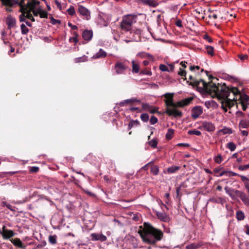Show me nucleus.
Listing matches in <instances>:
<instances>
[{
	"label": "nucleus",
	"mask_w": 249,
	"mask_h": 249,
	"mask_svg": "<svg viewBox=\"0 0 249 249\" xmlns=\"http://www.w3.org/2000/svg\"><path fill=\"white\" fill-rule=\"evenodd\" d=\"M224 87H226L227 89V92L226 93V97H219L218 95L212 90V92H209V93L212 95L213 96H215L219 99H222L221 101V108L224 110L225 112L228 111L227 107L231 108L234 105L238 98H241L240 92L237 88L232 87L230 89L225 85H216V88L218 89V93H221V89Z\"/></svg>",
	"instance_id": "obj_1"
},
{
	"label": "nucleus",
	"mask_w": 249,
	"mask_h": 249,
	"mask_svg": "<svg viewBox=\"0 0 249 249\" xmlns=\"http://www.w3.org/2000/svg\"><path fill=\"white\" fill-rule=\"evenodd\" d=\"M142 241L147 244H154L160 241L163 234L161 231L153 227L146 222L143 223V226H140L138 231Z\"/></svg>",
	"instance_id": "obj_2"
},
{
	"label": "nucleus",
	"mask_w": 249,
	"mask_h": 249,
	"mask_svg": "<svg viewBox=\"0 0 249 249\" xmlns=\"http://www.w3.org/2000/svg\"><path fill=\"white\" fill-rule=\"evenodd\" d=\"M189 80L191 81V83H193L194 85L196 86L202 84L203 88L208 93L212 92V90H213L215 94L218 95L219 97H226V93L227 92V89L226 87H224L221 89V93L219 94V93H218V92H217L218 89L216 88V84L212 82L206 83L204 80L201 79L199 80H197L194 78L192 75L189 76Z\"/></svg>",
	"instance_id": "obj_3"
},
{
	"label": "nucleus",
	"mask_w": 249,
	"mask_h": 249,
	"mask_svg": "<svg viewBox=\"0 0 249 249\" xmlns=\"http://www.w3.org/2000/svg\"><path fill=\"white\" fill-rule=\"evenodd\" d=\"M174 93H166L163 95L165 98L164 101L167 107L165 113L169 116H174L175 117H181L182 113L181 111L176 109L177 103H175L173 102Z\"/></svg>",
	"instance_id": "obj_4"
},
{
	"label": "nucleus",
	"mask_w": 249,
	"mask_h": 249,
	"mask_svg": "<svg viewBox=\"0 0 249 249\" xmlns=\"http://www.w3.org/2000/svg\"><path fill=\"white\" fill-rule=\"evenodd\" d=\"M137 16L134 15H128L123 17L121 24L122 31L130 32L131 33L132 24L136 22Z\"/></svg>",
	"instance_id": "obj_5"
},
{
	"label": "nucleus",
	"mask_w": 249,
	"mask_h": 249,
	"mask_svg": "<svg viewBox=\"0 0 249 249\" xmlns=\"http://www.w3.org/2000/svg\"><path fill=\"white\" fill-rule=\"evenodd\" d=\"M19 6L20 7V11L22 13V14L19 16V21L20 22H25L26 21V17L25 16L26 11L28 8H31L32 7V4L28 2L26 5L24 3V0H21L19 3Z\"/></svg>",
	"instance_id": "obj_6"
},
{
	"label": "nucleus",
	"mask_w": 249,
	"mask_h": 249,
	"mask_svg": "<svg viewBox=\"0 0 249 249\" xmlns=\"http://www.w3.org/2000/svg\"><path fill=\"white\" fill-rule=\"evenodd\" d=\"M128 69L124 62H117L114 65V69L117 74H125V71Z\"/></svg>",
	"instance_id": "obj_7"
},
{
	"label": "nucleus",
	"mask_w": 249,
	"mask_h": 249,
	"mask_svg": "<svg viewBox=\"0 0 249 249\" xmlns=\"http://www.w3.org/2000/svg\"><path fill=\"white\" fill-rule=\"evenodd\" d=\"M78 12L79 13L80 15L83 16L84 19L86 20H89L90 18V12L86 7L82 5H79Z\"/></svg>",
	"instance_id": "obj_8"
},
{
	"label": "nucleus",
	"mask_w": 249,
	"mask_h": 249,
	"mask_svg": "<svg viewBox=\"0 0 249 249\" xmlns=\"http://www.w3.org/2000/svg\"><path fill=\"white\" fill-rule=\"evenodd\" d=\"M191 116L194 119H196L203 113V109L201 106H196L192 109Z\"/></svg>",
	"instance_id": "obj_9"
},
{
	"label": "nucleus",
	"mask_w": 249,
	"mask_h": 249,
	"mask_svg": "<svg viewBox=\"0 0 249 249\" xmlns=\"http://www.w3.org/2000/svg\"><path fill=\"white\" fill-rule=\"evenodd\" d=\"M236 196L240 197L244 204L249 206V197L244 192L238 190L236 191Z\"/></svg>",
	"instance_id": "obj_10"
},
{
	"label": "nucleus",
	"mask_w": 249,
	"mask_h": 249,
	"mask_svg": "<svg viewBox=\"0 0 249 249\" xmlns=\"http://www.w3.org/2000/svg\"><path fill=\"white\" fill-rule=\"evenodd\" d=\"M15 233L12 230L5 229V226L2 228V236L4 239H9L15 236Z\"/></svg>",
	"instance_id": "obj_11"
},
{
	"label": "nucleus",
	"mask_w": 249,
	"mask_h": 249,
	"mask_svg": "<svg viewBox=\"0 0 249 249\" xmlns=\"http://www.w3.org/2000/svg\"><path fill=\"white\" fill-rule=\"evenodd\" d=\"M6 23L7 25L8 29L11 30L16 26V20L15 18L11 15H9L6 18Z\"/></svg>",
	"instance_id": "obj_12"
},
{
	"label": "nucleus",
	"mask_w": 249,
	"mask_h": 249,
	"mask_svg": "<svg viewBox=\"0 0 249 249\" xmlns=\"http://www.w3.org/2000/svg\"><path fill=\"white\" fill-rule=\"evenodd\" d=\"M201 128H204L208 132H213L215 130V126L211 122L204 121L202 123Z\"/></svg>",
	"instance_id": "obj_13"
},
{
	"label": "nucleus",
	"mask_w": 249,
	"mask_h": 249,
	"mask_svg": "<svg viewBox=\"0 0 249 249\" xmlns=\"http://www.w3.org/2000/svg\"><path fill=\"white\" fill-rule=\"evenodd\" d=\"M92 241H100L101 242L106 241L107 239V237L103 234L92 233L90 235Z\"/></svg>",
	"instance_id": "obj_14"
},
{
	"label": "nucleus",
	"mask_w": 249,
	"mask_h": 249,
	"mask_svg": "<svg viewBox=\"0 0 249 249\" xmlns=\"http://www.w3.org/2000/svg\"><path fill=\"white\" fill-rule=\"evenodd\" d=\"M142 107L145 111H148L151 113H155L158 111V108L155 107L150 106L148 103H143Z\"/></svg>",
	"instance_id": "obj_15"
},
{
	"label": "nucleus",
	"mask_w": 249,
	"mask_h": 249,
	"mask_svg": "<svg viewBox=\"0 0 249 249\" xmlns=\"http://www.w3.org/2000/svg\"><path fill=\"white\" fill-rule=\"evenodd\" d=\"M137 56L142 58H147L148 60L152 61H154V56L150 53H145L144 52H141L139 53Z\"/></svg>",
	"instance_id": "obj_16"
},
{
	"label": "nucleus",
	"mask_w": 249,
	"mask_h": 249,
	"mask_svg": "<svg viewBox=\"0 0 249 249\" xmlns=\"http://www.w3.org/2000/svg\"><path fill=\"white\" fill-rule=\"evenodd\" d=\"M226 193L232 198H234L235 195L236 196V191H238V190H235L228 186H225L224 188Z\"/></svg>",
	"instance_id": "obj_17"
},
{
	"label": "nucleus",
	"mask_w": 249,
	"mask_h": 249,
	"mask_svg": "<svg viewBox=\"0 0 249 249\" xmlns=\"http://www.w3.org/2000/svg\"><path fill=\"white\" fill-rule=\"evenodd\" d=\"M92 36L93 33L91 30H85L82 34V37L83 39L87 41L90 40Z\"/></svg>",
	"instance_id": "obj_18"
},
{
	"label": "nucleus",
	"mask_w": 249,
	"mask_h": 249,
	"mask_svg": "<svg viewBox=\"0 0 249 249\" xmlns=\"http://www.w3.org/2000/svg\"><path fill=\"white\" fill-rule=\"evenodd\" d=\"M156 215L162 221L168 222L169 220V216L164 212H157Z\"/></svg>",
	"instance_id": "obj_19"
},
{
	"label": "nucleus",
	"mask_w": 249,
	"mask_h": 249,
	"mask_svg": "<svg viewBox=\"0 0 249 249\" xmlns=\"http://www.w3.org/2000/svg\"><path fill=\"white\" fill-rule=\"evenodd\" d=\"M192 97L185 98L181 101L177 102V107H183L189 105L192 101Z\"/></svg>",
	"instance_id": "obj_20"
},
{
	"label": "nucleus",
	"mask_w": 249,
	"mask_h": 249,
	"mask_svg": "<svg viewBox=\"0 0 249 249\" xmlns=\"http://www.w3.org/2000/svg\"><path fill=\"white\" fill-rule=\"evenodd\" d=\"M10 241L14 246L19 248L23 249L25 247L19 238H16L15 239H12L10 240Z\"/></svg>",
	"instance_id": "obj_21"
},
{
	"label": "nucleus",
	"mask_w": 249,
	"mask_h": 249,
	"mask_svg": "<svg viewBox=\"0 0 249 249\" xmlns=\"http://www.w3.org/2000/svg\"><path fill=\"white\" fill-rule=\"evenodd\" d=\"M239 127L241 128H248L249 127V120L241 119L239 123Z\"/></svg>",
	"instance_id": "obj_22"
},
{
	"label": "nucleus",
	"mask_w": 249,
	"mask_h": 249,
	"mask_svg": "<svg viewBox=\"0 0 249 249\" xmlns=\"http://www.w3.org/2000/svg\"><path fill=\"white\" fill-rule=\"evenodd\" d=\"M20 0H1L3 4L10 6H12L16 4H18L19 5V3Z\"/></svg>",
	"instance_id": "obj_23"
},
{
	"label": "nucleus",
	"mask_w": 249,
	"mask_h": 249,
	"mask_svg": "<svg viewBox=\"0 0 249 249\" xmlns=\"http://www.w3.org/2000/svg\"><path fill=\"white\" fill-rule=\"evenodd\" d=\"M128 245L130 247L136 249L138 247V243L137 239L134 237H131L128 241Z\"/></svg>",
	"instance_id": "obj_24"
},
{
	"label": "nucleus",
	"mask_w": 249,
	"mask_h": 249,
	"mask_svg": "<svg viewBox=\"0 0 249 249\" xmlns=\"http://www.w3.org/2000/svg\"><path fill=\"white\" fill-rule=\"evenodd\" d=\"M107 55V53L102 49H100L99 51L93 56L94 59H98L100 58H104Z\"/></svg>",
	"instance_id": "obj_25"
},
{
	"label": "nucleus",
	"mask_w": 249,
	"mask_h": 249,
	"mask_svg": "<svg viewBox=\"0 0 249 249\" xmlns=\"http://www.w3.org/2000/svg\"><path fill=\"white\" fill-rule=\"evenodd\" d=\"M143 4L149 5L151 7H156L158 3L155 0H141Z\"/></svg>",
	"instance_id": "obj_26"
},
{
	"label": "nucleus",
	"mask_w": 249,
	"mask_h": 249,
	"mask_svg": "<svg viewBox=\"0 0 249 249\" xmlns=\"http://www.w3.org/2000/svg\"><path fill=\"white\" fill-rule=\"evenodd\" d=\"M203 244L202 243L199 242L198 243H192L189 244L186 246V249H197L201 247H202Z\"/></svg>",
	"instance_id": "obj_27"
},
{
	"label": "nucleus",
	"mask_w": 249,
	"mask_h": 249,
	"mask_svg": "<svg viewBox=\"0 0 249 249\" xmlns=\"http://www.w3.org/2000/svg\"><path fill=\"white\" fill-rule=\"evenodd\" d=\"M240 178H241V180L244 183L245 187L247 192L249 193V178L243 175L240 176Z\"/></svg>",
	"instance_id": "obj_28"
},
{
	"label": "nucleus",
	"mask_w": 249,
	"mask_h": 249,
	"mask_svg": "<svg viewBox=\"0 0 249 249\" xmlns=\"http://www.w3.org/2000/svg\"><path fill=\"white\" fill-rule=\"evenodd\" d=\"M180 169V166L173 165L168 167L167 169V172L168 174H173L176 172Z\"/></svg>",
	"instance_id": "obj_29"
},
{
	"label": "nucleus",
	"mask_w": 249,
	"mask_h": 249,
	"mask_svg": "<svg viewBox=\"0 0 249 249\" xmlns=\"http://www.w3.org/2000/svg\"><path fill=\"white\" fill-rule=\"evenodd\" d=\"M140 122L138 120H131L128 125V129L130 130L134 126H137L139 125Z\"/></svg>",
	"instance_id": "obj_30"
},
{
	"label": "nucleus",
	"mask_w": 249,
	"mask_h": 249,
	"mask_svg": "<svg viewBox=\"0 0 249 249\" xmlns=\"http://www.w3.org/2000/svg\"><path fill=\"white\" fill-rule=\"evenodd\" d=\"M236 217L238 221H241L245 219L244 213L241 211H238L236 213Z\"/></svg>",
	"instance_id": "obj_31"
},
{
	"label": "nucleus",
	"mask_w": 249,
	"mask_h": 249,
	"mask_svg": "<svg viewBox=\"0 0 249 249\" xmlns=\"http://www.w3.org/2000/svg\"><path fill=\"white\" fill-rule=\"evenodd\" d=\"M134 102H140V100H137L136 98H132L129 99L124 100L123 102H122L120 103V105L121 106H123L125 104H130L133 103Z\"/></svg>",
	"instance_id": "obj_32"
},
{
	"label": "nucleus",
	"mask_w": 249,
	"mask_h": 249,
	"mask_svg": "<svg viewBox=\"0 0 249 249\" xmlns=\"http://www.w3.org/2000/svg\"><path fill=\"white\" fill-rule=\"evenodd\" d=\"M132 72L133 73H137L140 71V66L138 64L136 63L134 61H132Z\"/></svg>",
	"instance_id": "obj_33"
},
{
	"label": "nucleus",
	"mask_w": 249,
	"mask_h": 249,
	"mask_svg": "<svg viewBox=\"0 0 249 249\" xmlns=\"http://www.w3.org/2000/svg\"><path fill=\"white\" fill-rule=\"evenodd\" d=\"M205 105L207 108L214 107L217 105L213 100L207 101L205 102Z\"/></svg>",
	"instance_id": "obj_34"
},
{
	"label": "nucleus",
	"mask_w": 249,
	"mask_h": 249,
	"mask_svg": "<svg viewBox=\"0 0 249 249\" xmlns=\"http://www.w3.org/2000/svg\"><path fill=\"white\" fill-rule=\"evenodd\" d=\"M206 53L208 54L211 56H213L214 55V49L211 46H206L205 47Z\"/></svg>",
	"instance_id": "obj_35"
},
{
	"label": "nucleus",
	"mask_w": 249,
	"mask_h": 249,
	"mask_svg": "<svg viewBox=\"0 0 249 249\" xmlns=\"http://www.w3.org/2000/svg\"><path fill=\"white\" fill-rule=\"evenodd\" d=\"M56 239L57 236L56 235H51L49 236V242L52 245H54L56 243Z\"/></svg>",
	"instance_id": "obj_36"
},
{
	"label": "nucleus",
	"mask_w": 249,
	"mask_h": 249,
	"mask_svg": "<svg viewBox=\"0 0 249 249\" xmlns=\"http://www.w3.org/2000/svg\"><path fill=\"white\" fill-rule=\"evenodd\" d=\"M174 130L172 128L168 129V131L166 134V138L167 140H171L172 138L173 135L174 134Z\"/></svg>",
	"instance_id": "obj_37"
},
{
	"label": "nucleus",
	"mask_w": 249,
	"mask_h": 249,
	"mask_svg": "<svg viewBox=\"0 0 249 249\" xmlns=\"http://www.w3.org/2000/svg\"><path fill=\"white\" fill-rule=\"evenodd\" d=\"M220 132L222 133L223 134H230L232 133V129L229 127H224L220 130Z\"/></svg>",
	"instance_id": "obj_38"
},
{
	"label": "nucleus",
	"mask_w": 249,
	"mask_h": 249,
	"mask_svg": "<svg viewBox=\"0 0 249 249\" xmlns=\"http://www.w3.org/2000/svg\"><path fill=\"white\" fill-rule=\"evenodd\" d=\"M226 147L231 151H233L236 149V145L233 142H229L227 144Z\"/></svg>",
	"instance_id": "obj_39"
},
{
	"label": "nucleus",
	"mask_w": 249,
	"mask_h": 249,
	"mask_svg": "<svg viewBox=\"0 0 249 249\" xmlns=\"http://www.w3.org/2000/svg\"><path fill=\"white\" fill-rule=\"evenodd\" d=\"M188 134L192 135H195L196 136H200L201 134V133L200 131L197 130L196 129L190 130L188 132Z\"/></svg>",
	"instance_id": "obj_40"
},
{
	"label": "nucleus",
	"mask_w": 249,
	"mask_h": 249,
	"mask_svg": "<svg viewBox=\"0 0 249 249\" xmlns=\"http://www.w3.org/2000/svg\"><path fill=\"white\" fill-rule=\"evenodd\" d=\"M213 160L215 163L220 164L223 161V158L221 154H218L213 158Z\"/></svg>",
	"instance_id": "obj_41"
},
{
	"label": "nucleus",
	"mask_w": 249,
	"mask_h": 249,
	"mask_svg": "<svg viewBox=\"0 0 249 249\" xmlns=\"http://www.w3.org/2000/svg\"><path fill=\"white\" fill-rule=\"evenodd\" d=\"M21 32L22 35H26L29 32V29L24 24L20 25Z\"/></svg>",
	"instance_id": "obj_42"
},
{
	"label": "nucleus",
	"mask_w": 249,
	"mask_h": 249,
	"mask_svg": "<svg viewBox=\"0 0 249 249\" xmlns=\"http://www.w3.org/2000/svg\"><path fill=\"white\" fill-rule=\"evenodd\" d=\"M189 179L187 178L184 182L180 184L179 187L180 188H187L189 187Z\"/></svg>",
	"instance_id": "obj_43"
},
{
	"label": "nucleus",
	"mask_w": 249,
	"mask_h": 249,
	"mask_svg": "<svg viewBox=\"0 0 249 249\" xmlns=\"http://www.w3.org/2000/svg\"><path fill=\"white\" fill-rule=\"evenodd\" d=\"M151 172L154 175H157L159 172V169L158 166L154 165L151 168Z\"/></svg>",
	"instance_id": "obj_44"
},
{
	"label": "nucleus",
	"mask_w": 249,
	"mask_h": 249,
	"mask_svg": "<svg viewBox=\"0 0 249 249\" xmlns=\"http://www.w3.org/2000/svg\"><path fill=\"white\" fill-rule=\"evenodd\" d=\"M2 206H5L6 207H7L9 210H10V211H12V212H14L15 211V210L14 209V207L12 206L11 205H10V204L9 203H7L5 201H3L2 202Z\"/></svg>",
	"instance_id": "obj_45"
},
{
	"label": "nucleus",
	"mask_w": 249,
	"mask_h": 249,
	"mask_svg": "<svg viewBox=\"0 0 249 249\" xmlns=\"http://www.w3.org/2000/svg\"><path fill=\"white\" fill-rule=\"evenodd\" d=\"M25 16L27 18L31 20L32 21H35V19L30 13V10L28 11V9L26 11Z\"/></svg>",
	"instance_id": "obj_46"
},
{
	"label": "nucleus",
	"mask_w": 249,
	"mask_h": 249,
	"mask_svg": "<svg viewBox=\"0 0 249 249\" xmlns=\"http://www.w3.org/2000/svg\"><path fill=\"white\" fill-rule=\"evenodd\" d=\"M67 12L70 16H73L75 14L74 7L72 5H71L67 9Z\"/></svg>",
	"instance_id": "obj_47"
},
{
	"label": "nucleus",
	"mask_w": 249,
	"mask_h": 249,
	"mask_svg": "<svg viewBox=\"0 0 249 249\" xmlns=\"http://www.w3.org/2000/svg\"><path fill=\"white\" fill-rule=\"evenodd\" d=\"M148 143L150 146L153 148H155L157 147L158 144V142L156 139H153L152 140L148 142Z\"/></svg>",
	"instance_id": "obj_48"
},
{
	"label": "nucleus",
	"mask_w": 249,
	"mask_h": 249,
	"mask_svg": "<svg viewBox=\"0 0 249 249\" xmlns=\"http://www.w3.org/2000/svg\"><path fill=\"white\" fill-rule=\"evenodd\" d=\"M87 60V57L83 56L82 57H77L75 59V62L76 63L83 62Z\"/></svg>",
	"instance_id": "obj_49"
},
{
	"label": "nucleus",
	"mask_w": 249,
	"mask_h": 249,
	"mask_svg": "<svg viewBox=\"0 0 249 249\" xmlns=\"http://www.w3.org/2000/svg\"><path fill=\"white\" fill-rule=\"evenodd\" d=\"M141 120L144 122H147L149 120V116L146 113L142 114L141 115Z\"/></svg>",
	"instance_id": "obj_50"
},
{
	"label": "nucleus",
	"mask_w": 249,
	"mask_h": 249,
	"mask_svg": "<svg viewBox=\"0 0 249 249\" xmlns=\"http://www.w3.org/2000/svg\"><path fill=\"white\" fill-rule=\"evenodd\" d=\"M159 69L162 71H170L168 67L164 64H160L159 66Z\"/></svg>",
	"instance_id": "obj_51"
},
{
	"label": "nucleus",
	"mask_w": 249,
	"mask_h": 249,
	"mask_svg": "<svg viewBox=\"0 0 249 249\" xmlns=\"http://www.w3.org/2000/svg\"><path fill=\"white\" fill-rule=\"evenodd\" d=\"M178 74L182 77H186V72L183 69L180 68L179 71H178Z\"/></svg>",
	"instance_id": "obj_52"
},
{
	"label": "nucleus",
	"mask_w": 249,
	"mask_h": 249,
	"mask_svg": "<svg viewBox=\"0 0 249 249\" xmlns=\"http://www.w3.org/2000/svg\"><path fill=\"white\" fill-rule=\"evenodd\" d=\"M158 122V119L154 116H152L150 119V123L151 124H154Z\"/></svg>",
	"instance_id": "obj_53"
},
{
	"label": "nucleus",
	"mask_w": 249,
	"mask_h": 249,
	"mask_svg": "<svg viewBox=\"0 0 249 249\" xmlns=\"http://www.w3.org/2000/svg\"><path fill=\"white\" fill-rule=\"evenodd\" d=\"M51 23L53 25H55L56 24H60L61 23V21L59 20H57L54 18L53 17H51Z\"/></svg>",
	"instance_id": "obj_54"
},
{
	"label": "nucleus",
	"mask_w": 249,
	"mask_h": 249,
	"mask_svg": "<svg viewBox=\"0 0 249 249\" xmlns=\"http://www.w3.org/2000/svg\"><path fill=\"white\" fill-rule=\"evenodd\" d=\"M39 16L41 18H47L48 14L44 11H41L39 12Z\"/></svg>",
	"instance_id": "obj_55"
},
{
	"label": "nucleus",
	"mask_w": 249,
	"mask_h": 249,
	"mask_svg": "<svg viewBox=\"0 0 249 249\" xmlns=\"http://www.w3.org/2000/svg\"><path fill=\"white\" fill-rule=\"evenodd\" d=\"M236 115L237 118H241L244 117L245 114L241 111H238L236 113Z\"/></svg>",
	"instance_id": "obj_56"
},
{
	"label": "nucleus",
	"mask_w": 249,
	"mask_h": 249,
	"mask_svg": "<svg viewBox=\"0 0 249 249\" xmlns=\"http://www.w3.org/2000/svg\"><path fill=\"white\" fill-rule=\"evenodd\" d=\"M240 176H241V175H239V174H238L237 173H235L234 172H232V171H229V175H227V176L228 177H231V176H238V177H240Z\"/></svg>",
	"instance_id": "obj_57"
},
{
	"label": "nucleus",
	"mask_w": 249,
	"mask_h": 249,
	"mask_svg": "<svg viewBox=\"0 0 249 249\" xmlns=\"http://www.w3.org/2000/svg\"><path fill=\"white\" fill-rule=\"evenodd\" d=\"M141 73L147 75H151L152 72L150 71L143 70L141 71Z\"/></svg>",
	"instance_id": "obj_58"
},
{
	"label": "nucleus",
	"mask_w": 249,
	"mask_h": 249,
	"mask_svg": "<svg viewBox=\"0 0 249 249\" xmlns=\"http://www.w3.org/2000/svg\"><path fill=\"white\" fill-rule=\"evenodd\" d=\"M238 57L241 60H244L248 58V55L247 54H240Z\"/></svg>",
	"instance_id": "obj_59"
},
{
	"label": "nucleus",
	"mask_w": 249,
	"mask_h": 249,
	"mask_svg": "<svg viewBox=\"0 0 249 249\" xmlns=\"http://www.w3.org/2000/svg\"><path fill=\"white\" fill-rule=\"evenodd\" d=\"M39 171V168L36 166L32 167L30 171L33 173H36Z\"/></svg>",
	"instance_id": "obj_60"
},
{
	"label": "nucleus",
	"mask_w": 249,
	"mask_h": 249,
	"mask_svg": "<svg viewBox=\"0 0 249 249\" xmlns=\"http://www.w3.org/2000/svg\"><path fill=\"white\" fill-rule=\"evenodd\" d=\"M227 175H229V170H225L220 172L218 176L222 177L224 175H226L227 176Z\"/></svg>",
	"instance_id": "obj_61"
},
{
	"label": "nucleus",
	"mask_w": 249,
	"mask_h": 249,
	"mask_svg": "<svg viewBox=\"0 0 249 249\" xmlns=\"http://www.w3.org/2000/svg\"><path fill=\"white\" fill-rule=\"evenodd\" d=\"M238 168L239 170L242 171L248 170L246 165H239L238 166Z\"/></svg>",
	"instance_id": "obj_62"
},
{
	"label": "nucleus",
	"mask_w": 249,
	"mask_h": 249,
	"mask_svg": "<svg viewBox=\"0 0 249 249\" xmlns=\"http://www.w3.org/2000/svg\"><path fill=\"white\" fill-rule=\"evenodd\" d=\"M68 25L73 30L77 29V26L72 25V23H71V22H69L68 23Z\"/></svg>",
	"instance_id": "obj_63"
},
{
	"label": "nucleus",
	"mask_w": 249,
	"mask_h": 249,
	"mask_svg": "<svg viewBox=\"0 0 249 249\" xmlns=\"http://www.w3.org/2000/svg\"><path fill=\"white\" fill-rule=\"evenodd\" d=\"M175 24L178 27H181L182 26V22L180 20H177L176 21Z\"/></svg>",
	"instance_id": "obj_64"
}]
</instances>
